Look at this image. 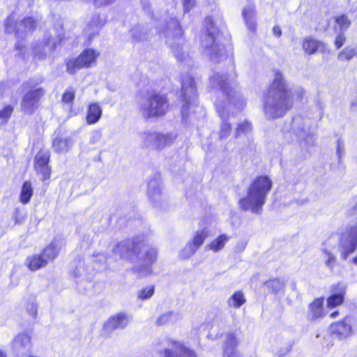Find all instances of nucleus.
Returning a JSON list of instances; mask_svg holds the SVG:
<instances>
[{
  "label": "nucleus",
  "instance_id": "obj_21",
  "mask_svg": "<svg viewBox=\"0 0 357 357\" xmlns=\"http://www.w3.org/2000/svg\"><path fill=\"white\" fill-rule=\"evenodd\" d=\"M331 291L333 294L327 299V306L333 308L343 303L346 287L343 284L338 283L332 287Z\"/></svg>",
  "mask_w": 357,
  "mask_h": 357
},
{
  "label": "nucleus",
  "instance_id": "obj_5",
  "mask_svg": "<svg viewBox=\"0 0 357 357\" xmlns=\"http://www.w3.org/2000/svg\"><path fill=\"white\" fill-rule=\"evenodd\" d=\"M206 33L202 40V46L206 50V54L215 63L227 58V53L223 46L220 45L218 38L219 31L213 24L211 17L205 19Z\"/></svg>",
  "mask_w": 357,
  "mask_h": 357
},
{
  "label": "nucleus",
  "instance_id": "obj_24",
  "mask_svg": "<svg viewBox=\"0 0 357 357\" xmlns=\"http://www.w3.org/2000/svg\"><path fill=\"white\" fill-rule=\"evenodd\" d=\"M73 144L70 137L56 136L53 139L52 147L56 152L64 153L70 150Z\"/></svg>",
  "mask_w": 357,
  "mask_h": 357
},
{
  "label": "nucleus",
  "instance_id": "obj_47",
  "mask_svg": "<svg viewBox=\"0 0 357 357\" xmlns=\"http://www.w3.org/2000/svg\"><path fill=\"white\" fill-rule=\"evenodd\" d=\"M74 275L77 278L82 277L84 278L87 276V270L84 267V263H79V264L75 268Z\"/></svg>",
  "mask_w": 357,
  "mask_h": 357
},
{
  "label": "nucleus",
  "instance_id": "obj_48",
  "mask_svg": "<svg viewBox=\"0 0 357 357\" xmlns=\"http://www.w3.org/2000/svg\"><path fill=\"white\" fill-rule=\"evenodd\" d=\"M102 137V133L101 130H95L91 134L90 143L91 144H96L99 142Z\"/></svg>",
  "mask_w": 357,
  "mask_h": 357
},
{
  "label": "nucleus",
  "instance_id": "obj_54",
  "mask_svg": "<svg viewBox=\"0 0 357 357\" xmlns=\"http://www.w3.org/2000/svg\"><path fill=\"white\" fill-rule=\"evenodd\" d=\"M348 214L351 217H357V202L356 204L349 210Z\"/></svg>",
  "mask_w": 357,
  "mask_h": 357
},
{
  "label": "nucleus",
  "instance_id": "obj_35",
  "mask_svg": "<svg viewBox=\"0 0 357 357\" xmlns=\"http://www.w3.org/2000/svg\"><path fill=\"white\" fill-rule=\"evenodd\" d=\"M178 319L177 314L174 313L172 311L166 312L162 314L156 321V324L158 326H162L170 323L172 321H176Z\"/></svg>",
  "mask_w": 357,
  "mask_h": 357
},
{
  "label": "nucleus",
  "instance_id": "obj_23",
  "mask_svg": "<svg viewBox=\"0 0 357 357\" xmlns=\"http://www.w3.org/2000/svg\"><path fill=\"white\" fill-rule=\"evenodd\" d=\"M148 196L149 199L156 205L160 203L162 199L161 193V185L158 179H151L148 183Z\"/></svg>",
  "mask_w": 357,
  "mask_h": 357
},
{
  "label": "nucleus",
  "instance_id": "obj_36",
  "mask_svg": "<svg viewBox=\"0 0 357 357\" xmlns=\"http://www.w3.org/2000/svg\"><path fill=\"white\" fill-rule=\"evenodd\" d=\"M265 285L272 290L273 293H277L281 290H283L285 287V282L283 280H280L278 278L269 280L265 283Z\"/></svg>",
  "mask_w": 357,
  "mask_h": 357
},
{
  "label": "nucleus",
  "instance_id": "obj_9",
  "mask_svg": "<svg viewBox=\"0 0 357 357\" xmlns=\"http://www.w3.org/2000/svg\"><path fill=\"white\" fill-rule=\"evenodd\" d=\"M357 249V223L350 225L340 237L338 250L341 259L346 260Z\"/></svg>",
  "mask_w": 357,
  "mask_h": 357
},
{
  "label": "nucleus",
  "instance_id": "obj_60",
  "mask_svg": "<svg viewBox=\"0 0 357 357\" xmlns=\"http://www.w3.org/2000/svg\"><path fill=\"white\" fill-rule=\"evenodd\" d=\"M352 262L357 266V257L352 259Z\"/></svg>",
  "mask_w": 357,
  "mask_h": 357
},
{
  "label": "nucleus",
  "instance_id": "obj_29",
  "mask_svg": "<svg viewBox=\"0 0 357 357\" xmlns=\"http://www.w3.org/2000/svg\"><path fill=\"white\" fill-rule=\"evenodd\" d=\"M102 116V109L98 103H93L89 106L86 123L89 125L97 123Z\"/></svg>",
  "mask_w": 357,
  "mask_h": 357
},
{
  "label": "nucleus",
  "instance_id": "obj_20",
  "mask_svg": "<svg viewBox=\"0 0 357 357\" xmlns=\"http://www.w3.org/2000/svg\"><path fill=\"white\" fill-rule=\"evenodd\" d=\"M302 49L307 54L309 55L315 54L318 50H320L322 53L328 52V47L324 43L318 40L312 36H307L303 39L302 43Z\"/></svg>",
  "mask_w": 357,
  "mask_h": 357
},
{
  "label": "nucleus",
  "instance_id": "obj_58",
  "mask_svg": "<svg viewBox=\"0 0 357 357\" xmlns=\"http://www.w3.org/2000/svg\"><path fill=\"white\" fill-rule=\"evenodd\" d=\"M16 48L18 50H21L22 48V46L19 43H17L16 44Z\"/></svg>",
  "mask_w": 357,
  "mask_h": 357
},
{
  "label": "nucleus",
  "instance_id": "obj_32",
  "mask_svg": "<svg viewBox=\"0 0 357 357\" xmlns=\"http://www.w3.org/2000/svg\"><path fill=\"white\" fill-rule=\"evenodd\" d=\"M246 303L245 296L242 291L234 292L227 301L229 307L240 308Z\"/></svg>",
  "mask_w": 357,
  "mask_h": 357
},
{
  "label": "nucleus",
  "instance_id": "obj_46",
  "mask_svg": "<svg viewBox=\"0 0 357 357\" xmlns=\"http://www.w3.org/2000/svg\"><path fill=\"white\" fill-rule=\"evenodd\" d=\"M26 312L33 317L36 318L38 312V305L35 299L32 298L29 301L26 305Z\"/></svg>",
  "mask_w": 357,
  "mask_h": 357
},
{
  "label": "nucleus",
  "instance_id": "obj_12",
  "mask_svg": "<svg viewBox=\"0 0 357 357\" xmlns=\"http://www.w3.org/2000/svg\"><path fill=\"white\" fill-rule=\"evenodd\" d=\"M181 96L184 104L181 111L182 115L188 114L189 106L195 102L197 97L195 79L190 75H186L182 78Z\"/></svg>",
  "mask_w": 357,
  "mask_h": 357
},
{
  "label": "nucleus",
  "instance_id": "obj_1",
  "mask_svg": "<svg viewBox=\"0 0 357 357\" xmlns=\"http://www.w3.org/2000/svg\"><path fill=\"white\" fill-rule=\"evenodd\" d=\"M210 82L213 87L219 88L224 96V100H217L215 103L222 121L218 132L219 139L222 140L227 138L231 131V124L227 122L228 117L239 112L245 102L227 81L225 75L215 74L210 78Z\"/></svg>",
  "mask_w": 357,
  "mask_h": 357
},
{
  "label": "nucleus",
  "instance_id": "obj_37",
  "mask_svg": "<svg viewBox=\"0 0 357 357\" xmlns=\"http://www.w3.org/2000/svg\"><path fill=\"white\" fill-rule=\"evenodd\" d=\"M207 237L208 232L203 229L197 233L191 243L198 249L203 244Z\"/></svg>",
  "mask_w": 357,
  "mask_h": 357
},
{
  "label": "nucleus",
  "instance_id": "obj_49",
  "mask_svg": "<svg viewBox=\"0 0 357 357\" xmlns=\"http://www.w3.org/2000/svg\"><path fill=\"white\" fill-rule=\"evenodd\" d=\"M346 41V37L343 33H339L335 40V47L337 50L340 49Z\"/></svg>",
  "mask_w": 357,
  "mask_h": 357
},
{
  "label": "nucleus",
  "instance_id": "obj_62",
  "mask_svg": "<svg viewBox=\"0 0 357 357\" xmlns=\"http://www.w3.org/2000/svg\"><path fill=\"white\" fill-rule=\"evenodd\" d=\"M28 357H38V356H29Z\"/></svg>",
  "mask_w": 357,
  "mask_h": 357
},
{
  "label": "nucleus",
  "instance_id": "obj_17",
  "mask_svg": "<svg viewBox=\"0 0 357 357\" xmlns=\"http://www.w3.org/2000/svg\"><path fill=\"white\" fill-rule=\"evenodd\" d=\"M50 154L48 151H40L34 158V168L38 174L42 176L43 181L48 179L51 169L48 165Z\"/></svg>",
  "mask_w": 357,
  "mask_h": 357
},
{
  "label": "nucleus",
  "instance_id": "obj_34",
  "mask_svg": "<svg viewBox=\"0 0 357 357\" xmlns=\"http://www.w3.org/2000/svg\"><path fill=\"white\" fill-rule=\"evenodd\" d=\"M33 193L31 183L29 181H25L22 187L20 200L23 204H27Z\"/></svg>",
  "mask_w": 357,
  "mask_h": 357
},
{
  "label": "nucleus",
  "instance_id": "obj_25",
  "mask_svg": "<svg viewBox=\"0 0 357 357\" xmlns=\"http://www.w3.org/2000/svg\"><path fill=\"white\" fill-rule=\"evenodd\" d=\"M324 298H319L315 299L309 305L307 312V319L310 321H314L324 316L323 312Z\"/></svg>",
  "mask_w": 357,
  "mask_h": 357
},
{
  "label": "nucleus",
  "instance_id": "obj_7",
  "mask_svg": "<svg viewBox=\"0 0 357 357\" xmlns=\"http://www.w3.org/2000/svg\"><path fill=\"white\" fill-rule=\"evenodd\" d=\"M139 135L143 147L155 151H161L172 145L176 138L173 133L163 134L152 130L139 132Z\"/></svg>",
  "mask_w": 357,
  "mask_h": 357
},
{
  "label": "nucleus",
  "instance_id": "obj_33",
  "mask_svg": "<svg viewBox=\"0 0 357 357\" xmlns=\"http://www.w3.org/2000/svg\"><path fill=\"white\" fill-rule=\"evenodd\" d=\"M229 240V237L225 234H222L213 240L211 243L206 246V249L211 250L214 252H218L222 250L226 243Z\"/></svg>",
  "mask_w": 357,
  "mask_h": 357
},
{
  "label": "nucleus",
  "instance_id": "obj_26",
  "mask_svg": "<svg viewBox=\"0 0 357 357\" xmlns=\"http://www.w3.org/2000/svg\"><path fill=\"white\" fill-rule=\"evenodd\" d=\"M61 248V243L57 240L52 241L46 248H44L41 255L44 256L47 263L54 261L57 256Z\"/></svg>",
  "mask_w": 357,
  "mask_h": 357
},
{
  "label": "nucleus",
  "instance_id": "obj_10",
  "mask_svg": "<svg viewBox=\"0 0 357 357\" xmlns=\"http://www.w3.org/2000/svg\"><path fill=\"white\" fill-rule=\"evenodd\" d=\"M36 26V22L32 17L24 18L18 23L15 19V15L12 14L8 17L5 22V30L7 33H15L17 38H23L25 34L33 31Z\"/></svg>",
  "mask_w": 357,
  "mask_h": 357
},
{
  "label": "nucleus",
  "instance_id": "obj_28",
  "mask_svg": "<svg viewBox=\"0 0 357 357\" xmlns=\"http://www.w3.org/2000/svg\"><path fill=\"white\" fill-rule=\"evenodd\" d=\"M103 24L104 21L100 16L99 15H94L87 24L86 32L89 34L90 38L94 36L98 33Z\"/></svg>",
  "mask_w": 357,
  "mask_h": 357
},
{
  "label": "nucleus",
  "instance_id": "obj_41",
  "mask_svg": "<svg viewBox=\"0 0 357 357\" xmlns=\"http://www.w3.org/2000/svg\"><path fill=\"white\" fill-rule=\"evenodd\" d=\"M335 21L339 26L340 31H344L347 29L351 25L350 20L347 17V16L344 15H342L335 17Z\"/></svg>",
  "mask_w": 357,
  "mask_h": 357
},
{
  "label": "nucleus",
  "instance_id": "obj_61",
  "mask_svg": "<svg viewBox=\"0 0 357 357\" xmlns=\"http://www.w3.org/2000/svg\"><path fill=\"white\" fill-rule=\"evenodd\" d=\"M133 38H135L136 40H140L141 38H137L135 36H133Z\"/></svg>",
  "mask_w": 357,
  "mask_h": 357
},
{
  "label": "nucleus",
  "instance_id": "obj_22",
  "mask_svg": "<svg viewBox=\"0 0 357 357\" xmlns=\"http://www.w3.org/2000/svg\"><path fill=\"white\" fill-rule=\"evenodd\" d=\"M289 132L294 133L299 141L303 139L306 141L308 138H312V136L305 128L304 120L300 116L294 117L292 119L291 131Z\"/></svg>",
  "mask_w": 357,
  "mask_h": 357
},
{
  "label": "nucleus",
  "instance_id": "obj_55",
  "mask_svg": "<svg viewBox=\"0 0 357 357\" xmlns=\"http://www.w3.org/2000/svg\"><path fill=\"white\" fill-rule=\"evenodd\" d=\"M273 33L277 37H280L281 36V34H282L281 29H280V28L278 26H275L273 27Z\"/></svg>",
  "mask_w": 357,
  "mask_h": 357
},
{
  "label": "nucleus",
  "instance_id": "obj_30",
  "mask_svg": "<svg viewBox=\"0 0 357 357\" xmlns=\"http://www.w3.org/2000/svg\"><path fill=\"white\" fill-rule=\"evenodd\" d=\"M243 15L248 29L250 31L255 32L257 26V22L255 20L256 14L254 8L252 6L246 7L243 11Z\"/></svg>",
  "mask_w": 357,
  "mask_h": 357
},
{
  "label": "nucleus",
  "instance_id": "obj_56",
  "mask_svg": "<svg viewBox=\"0 0 357 357\" xmlns=\"http://www.w3.org/2000/svg\"><path fill=\"white\" fill-rule=\"evenodd\" d=\"M294 93L297 96L298 98H302L304 91L302 88H298L295 89Z\"/></svg>",
  "mask_w": 357,
  "mask_h": 357
},
{
  "label": "nucleus",
  "instance_id": "obj_14",
  "mask_svg": "<svg viewBox=\"0 0 357 357\" xmlns=\"http://www.w3.org/2000/svg\"><path fill=\"white\" fill-rule=\"evenodd\" d=\"M160 355L162 357H197L195 352L179 341L169 340Z\"/></svg>",
  "mask_w": 357,
  "mask_h": 357
},
{
  "label": "nucleus",
  "instance_id": "obj_8",
  "mask_svg": "<svg viewBox=\"0 0 357 357\" xmlns=\"http://www.w3.org/2000/svg\"><path fill=\"white\" fill-rule=\"evenodd\" d=\"M36 86L31 80L23 84L24 89H29L20 102L21 109L25 114H31L37 109L39 100L45 93L43 88L35 89Z\"/></svg>",
  "mask_w": 357,
  "mask_h": 357
},
{
  "label": "nucleus",
  "instance_id": "obj_3",
  "mask_svg": "<svg viewBox=\"0 0 357 357\" xmlns=\"http://www.w3.org/2000/svg\"><path fill=\"white\" fill-rule=\"evenodd\" d=\"M113 253L117 258L128 260L135 264L136 271H149V268L156 259V250L141 241L138 238L126 239L119 242L113 248Z\"/></svg>",
  "mask_w": 357,
  "mask_h": 357
},
{
  "label": "nucleus",
  "instance_id": "obj_6",
  "mask_svg": "<svg viewBox=\"0 0 357 357\" xmlns=\"http://www.w3.org/2000/svg\"><path fill=\"white\" fill-rule=\"evenodd\" d=\"M169 107L165 96L159 93H147L139 102V112L145 118L164 115Z\"/></svg>",
  "mask_w": 357,
  "mask_h": 357
},
{
  "label": "nucleus",
  "instance_id": "obj_52",
  "mask_svg": "<svg viewBox=\"0 0 357 357\" xmlns=\"http://www.w3.org/2000/svg\"><path fill=\"white\" fill-rule=\"evenodd\" d=\"M185 13L189 12L195 5V0H182Z\"/></svg>",
  "mask_w": 357,
  "mask_h": 357
},
{
  "label": "nucleus",
  "instance_id": "obj_19",
  "mask_svg": "<svg viewBox=\"0 0 357 357\" xmlns=\"http://www.w3.org/2000/svg\"><path fill=\"white\" fill-rule=\"evenodd\" d=\"M129 321L128 315L119 313L107 320L104 326V331L109 334L115 329H123L128 326Z\"/></svg>",
  "mask_w": 357,
  "mask_h": 357
},
{
  "label": "nucleus",
  "instance_id": "obj_45",
  "mask_svg": "<svg viewBox=\"0 0 357 357\" xmlns=\"http://www.w3.org/2000/svg\"><path fill=\"white\" fill-rule=\"evenodd\" d=\"M92 258L94 263L99 264L100 266H105L108 261L107 255L102 252L94 253Z\"/></svg>",
  "mask_w": 357,
  "mask_h": 357
},
{
  "label": "nucleus",
  "instance_id": "obj_31",
  "mask_svg": "<svg viewBox=\"0 0 357 357\" xmlns=\"http://www.w3.org/2000/svg\"><path fill=\"white\" fill-rule=\"evenodd\" d=\"M357 56V45H349L340 51L337 58L340 61H349Z\"/></svg>",
  "mask_w": 357,
  "mask_h": 357
},
{
  "label": "nucleus",
  "instance_id": "obj_16",
  "mask_svg": "<svg viewBox=\"0 0 357 357\" xmlns=\"http://www.w3.org/2000/svg\"><path fill=\"white\" fill-rule=\"evenodd\" d=\"M330 330L331 333L340 340L349 337L353 333L351 318L347 316L342 320L333 323Z\"/></svg>",
  "mask_w": 357,
  "mask_h": 357
},
{
  "label": "nucleus",
  "instance_id": "obj_42",
  "mask_svg": "<svg viewBox=\"0 0 357 357\" xmlns=\"http://www.w3.org/2000/svg\"><path fill=\"white\" fill-rule=\"evenodd\" d=\"M14 108L11 105H6L0 110V119L2 122L6 123L13 112Z\"/></svg>",
  "mask_w": 357,
  "mask_h": 357
},
{
  "label": "nucleus",
  "instance_id": "obj_4",
  "mask_svg": "<svg viewBox=\"0 0 357 357\" xmlns=\"http://www.w3.org/2000/svg\"><path fill=\"white\" fill-rule=\"evenodd\" d=\"M271 188L272 181L268 176L256 178L248 189L247 197L240 199L241 208L245 211L250 210L253 213H259Z\"/></svg>",
  "mask_w": 357,
  "mask_h": 357
},
{
  "label": "nucleus",
  "instance_id": "obj_51",
  "mask_svg": "<svg viewBox=\"0 0 357 357\" xmlns=\"http://www.w3.org/2000/svg\"><path fill=\"white\" fill-rule=\"evenodd\" d=\"M336 152H337V155L338 156L339 160H340L342 155H344V144H343V142L340 139H339L337 142Z\"/></svg>",
  "mask_w": 357,
  "mask_h": 357
},
{
  "label": "nucleus",
  "instance_id": "obj_40",
  "mask_svg": "<svg viewBox=\"0 0 357 357\" xmlns=\"http://www.w3.org/2000/svg\"><path fill=\"white\" fill-rule=\"evenodd\" d=\"M322 252H323V254H324V258L325 259V264H326V266L329 269L333 271V266H334V264H335V260H336L335 257L334 256V255L332 252L328 251L326 249H323Z\"/></svg>",
  "mask_w": 357,
  "mask_h": 357
},
{
  "label": "nucleus",
  "instance_id": "obj_15",
  "mask_svg": "<svg viewBox=\"0 0 357 357\" xmlns=\"http://www.w3.org/2000/svg\"><path fill=\"white\" fill-rule=\"evenodd\" d=\"M241 331H231L227 334L223 345L224 357H242L236 349V347L241 341Z\"/></svg>",
  "mask_w": 357,
  "mask_h": 357
},
{
  "label": "nucleus",
  "instance_id": "obj_13",
  "mask_svg": "<svg viewBox=\"0 0 357 357\" xmlns=\"http://www.w3.org/2000/svg\"><path fill=\"white\" fill-rule=\"evenodd\" d=\"M98 53L93 50L84 51L77 59L67 63V71L73 75L83 68H89L96 61Z\"/></svg>",
  "mask_w": 357,
  "mask_h": 357
},
{
  "label": "nucleus",
  "instance_id": "obj_44",
  "mask_svg": "<svg viewBox=\"0 0 357 357\" xmlns=\"http://www.w3.org/2000/svg\"><path fill=\"white\" fill-rule=\"evenodd\" d=\"M75 91L72 87L68 88L62 96V101L65 103H72L75 99Z\"/></svg>",
  "mask_w": 357,
  "mask_h": 357
},
{
  "label": "nucleus",
  "instance_id": "obj_39",
  "mask_svg": "<svg viewBox=\"0 0 357 357\" xmlns=\"http://www.w3.org/2000/svg\"><path fill=\"white\" fill-rule=\"evenodd\" d=\"M197 250L196 247L189 242L181 251L180 256L182 259H186L194 255Z\"/></svg>",
  "mask_w": 357,
  "mask_h": 357
},
{
  "label": "nucleus",
  "instance_id": "obj_53",
  "mask_svg": "<svg viewBox=\"0 0 357 357\" xmlns=\"http://www.w3.org/2000/svg\"><path fill=\"white\" fill-rule=\"evenodd\" d=\"M57 41L59 43H60L61 42V39H58V40H55V39L50 38L48 40L47 43L45 45V47H48L49 50L50 52H53L54 50L55 47H56Z\"/></svg>",
  "mask_w": 357,
  "mask_h": 357
},
{
  "label": "nucleus",
  "instance_id": "obj_38",
  "mask_svg": "<svg viewBox=\"0 0 357 357\" xmlns=\"http://www.w3.org/2000/svg\"><path fill=\"white\" fill-rule=\"evenodd\" d=\"M252 125L250 122L245 121L239 123L236 128V137H239L242 134H246L252 130Z\"/></svg>",
  "mask_w": 357,
  "mask_h": 357
},
{
  "label": "nucleus",
  "instance_id": "obj_27",
  "mask_svg": "<svg viewBox=\"0 0 357 357\" xmlns=\"http://www.w3.org/2000/svg\"><path fill=\"white\" fill-rule=\"evenodd\" d=\"M26 265L31 271H36L47 265V260L41 254L33 255L26 259Z\"/></svg>",
  "mask_w": 357,
  "mask_h": 357
},
{
  "label": "nucleus",
  "instance_id": "obj_43",
  "mask_svg": "<svg viewBox=\"0 0 357 357\" xmlns=\"http://www.w3.org/2000/svg\"><path fill=\"white\" fill-rule=\"evenodd\" d=\"M154 293V287L149 286L138 291L137 297L141 300L150 298Z\"/></svg>",
  "mask_w": 357,
  "mask_h": 357
},
{
  "label": "nucleus",
  "instance_id": "obj_11",
  "mask_svg": "<svg viewBox=\"0 0 357 357\" xmlns=\"http://www.w3.org/2000/svg\"><path fill=\"white\" fill-rule=\"evenodd\" d=\"M165 35L167 38V43L171 46L173 50L174 54L176 59L181 61L185 59L184 52L182 51V48H180V43H178L176 40L180 41L183 34L182 29L177 20H172L167 29L165 31Z\"/></svg>",
  "mask_w": 357,
  "mask_h": 357
},
{
  "label": "nucleus",
  "instance_id": "obj_2",
  "mask_svg": "<svg viewBox=\"0 0 357 357\" xmlns=\"http://www.w3.org/2000/svg\"><path fill=\"white\" fill-rule=\"evenodd\" d=\"M293 94L288 89L282 73L276 71L263 101L266 116L269 119H275L284 116L293 107Z\"/></svg>",
  "mask_w": 357,
  "mask_h": 357
},
{
  "label": "nucleus",
  "instance_id": "obj_50",
  "mask_svg": "<svg viewBox=\"0 0 357 357\" xmlns=\"http://www.w3.org/2000/svg\"><path fill=\"white\" fill-rule=\"evenodd\" d=\"M26 215L20 209H16L14 213L15 224H22L25 220Z\"/></svg>",
  "mask_w": 357,
  "mask_h": 357
},
{
  "label": "nucleus",
  "instance_id": "obj_59",
  "mask_svg": "<svg viewBox=\"0 0 357 357\" xmlns=\"http://www.w3.org/2000/svg\"><path fill=\"white\" fill-rule=\"evenodd\" d=\"M0 357H6V354L0 350Z\"/></svg>",
  "mask_w": 357,
  "mask_h": 357
},
{
  "label": "nucleus",
  "instance_id": "obj_57",
  "mask_svg": "<svg viewBox=\"0 0 357 357\" xmlns=\"http://www.w3.org/2000/svg\"><path fill=\"white\" fill-rule=\"evenodd\" d=\"M338 314H339V312H338V311H335V312H332V313L330 314V317H331V318H335Z\"/></svg>",
  "mask_w": 357,
  "mask_h": 357
},
{
  "label": "nucleus",
  "instance_id": "obj_18",
  "mask_svg": "<svg viewBox=\"0 0 357 357\" xmlns=\"http://www.w3.org/2000/svg\"><path fill=\"white\" fill-rule=\"evenodd\" d=\"M31 347V336L26 333L18 334L12 342V349L17 355H26Z\"/></svg>",
  "mask_w": 357,
  "mask_h": 357
}]
</instances>
